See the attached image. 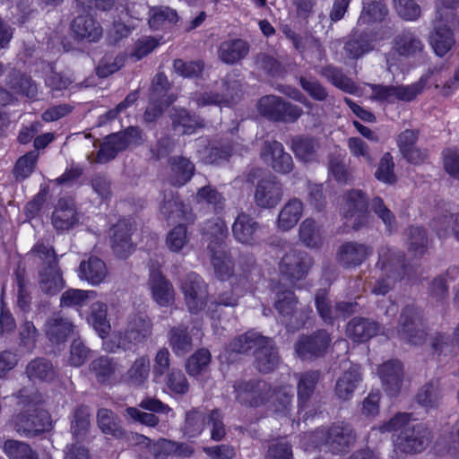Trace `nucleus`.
I'll return each mask as SVG.
<instances>
[{
	"mask_svg": "<svg viewBox=\"0 0 459 459\" xmlns=\"http://www.w3.org/2000/svg\"><path fill=\"white\" fill-rule=\"evenodd\" d=\"M234 399L240 405L258 408L273 397V388L263 379H238L233 384Z\"/></svg>",
	"mask_w": 459,
	"mask_h": 459,
	"instance_id": "6",
	"label": "nucleus"
},
{
	"mask_svg": "<svg viewBox=\"0 0 459 459\" xmlns=\"http://www.w3.org/2000/svg\"><path fill=\"white\" fill-rule=\"evenodd\" d=\"M160 212L169 220L176 218L187 221L192 220L188 206L177 199L165 200L160 206Z\"/></svg>",
	"mask_w": 459,
	"mask_h": 459,
	"instance_id": "61",
	"label": "nucleus"
},
{
	"mask_svg": "<svg viewBox=\"0 0 459 459\" xmlns=\"http://www.w3.org/2000/svg\"><path fill=\"white\" fill-rule=\"evenodd\" d=\"M193 449L184 443H178L168 439H160L154 446L152 454L155 459H168L169 455H192Z\"/></svg>",
	"mask_w": 459,
	"mask_h": 459,
	"instance_id": "46",
	"label": "nucleus"
},
{
	"mask_svg": "<svg viewBox=\"0 0 459 459\" xmlns=\"http://www.w3.org/2000/svg\"><path fill=\"white\" fill-rule=\"evenodd\" d=\"M14 396L22 411L12 418L9 424L21 437H34L50 428L49 414L39 408L44 397L36 387H22Z\"/></svg>",
	"mask_w": 459,
	"mask_h": 459,
	"instance_id": "1",
	"label": "nucleus"
},
{
	"mask_svg": "<svg viewBox=\"0 0 459 459\" xmlns=\"http://www.w3.org/2000/svg\"><path fill=\"white\" fill-rule=\"evenodd\" d=\"M170 168V182L172 185L181 186L186 184L194 175L195 165L187 158L173 156L169 159Z\"/></svg>",
	"mask_w": 459,
	"mask_h": 459,
	"instance_id": "38",
	"label": "nucleus"
},
{
	"mask_svg": "<svg viewBox=\"0 0 459 459\" xmlns=\"http://www.w3.org/2000/svg\"><path fill=\"white\" fill-rule=\"evenodd\" d=\"M320 377L321 373L318 370H307L296 375L299 411L308 406Z\"/></svg>",
	"mask_w": 459,
	"mask_h": 459,
	"instance_id": "25",
	"label": "nucleus"
},
{
	"mask_svg": "<svg viewBox=\"0 0 459 459\" xmlns=\"http://www.w3.org/2000/svg\"><path fill=\"white\" fill-rule=\"evenodd\" d=\"M360 379L358 366H351L338 377L334 388L335 395L342 401L350 400Z\"/></svg>",
	"mask_w": 459,
	"mask_h": 459,
	"instance_id": "37",
	"label": "nucleus"
},
{
	"mask_svg": "<svg viewBox=\"0 0 459 459\" xmlns=\"http://www.w3.org/2000/svg\"><path fill=\"white\" fill-rule=\"evenodd\" d=\"M169 117L172 129L181 134H190L199 126L195 117L191 116L185 108L173 107L169 110Z\"/></svg>",
	"mask_w": 459,
	"mask_h": 459,
	"instance_id": "44",
	"label": "nucleus"
},
{
	"mask_svg": "<svg viewBox=\"0 0 459 459\" xmlns=\"http://www.w3.org/2000/svg\"><path fill=\"white\" fill-rule=\"evenodd\" d=\"M256 108L262 117L273 122L294 123L303 113L301 108L276 95L260 98Z\"/></svg>",
	"mask_w": 459,
	"mask_h": 459,
	"instance_id": "7",
	"label": "nucleus"
},
{
	"mask_svg": "<svg viewBox=\"0 0 459 459\" xmlns=\"http://www.w3.org/2000/svg\"><path fill=\"white\" fill-rule=\"evenodd\" d=\"M203 234L207 237L209 241L207 248L211 249V246H227L225 238L228 236V228L225 221L220 218L209 220L204 222Z\"/></svg>",
	"mask_w": 459,
	"mask_h": 459,
	"instance_id": "48",
	"label": "nucleus"
},
{
	"mask_svg": "<svg viewBox=\"0 0 459 459\" xmlns=\"http://www.w3.org/2000/svg\"><path fill=\"white\" fill-rule=\"evenodd\" d=\"M443 398V390L440 381L433 378L423 385L416 394V402L425 409L437 408Z\"/></svg>",
	"mask_w": 459,
	"mask_h": 459,
	"instance_id": "40",
	"label": "nucleus"
},
{
	"mask_svg": "<svg viewBox=\"0 0 459 459\" xmlns=\"http://www.w3.org/2000/svg\"><path fill=\"white\" fill-rule=\"evenodd\" d=\"M210 362V351L206 349H200L188 358L186 364V372L190 376H197L206 369Z\"/></svg>",
	"mask_w": 459,
	"mask_h": 459,
	"instance_id": "62",
	"label": "nucleus"
},
{
	"mask_svg": "<svg viewBox=\"0 0 459 459\" xmlns=\"http://www.w3.org/2000/svg\"><path fill=\"white\" fill-rule=\"evenodd\" d=\"M97 424L103 434L115 438H122L125 429L120 425L117 415L111 410L101 408L97 412Z\"/></svg>",
	"mask_w": 459,
	"mask_h": 459,
	"instance_id": "42",
	"label": "nucleus"
},
{
	"mask_svg": "<svg viewBox=\"0 0 459 459\" xmlns=\"http://www.w3.org/2000/svg\"><path fill=\"white\" fill-rule=\"evenodd\" d=\"M3 449L9 459H39V454L23 441L7 439Z\"/></svg>",
	"mask_w": 459,
	"mask_h": 459,
	"instance_id": "55",
	"label": "nucleus"
},
{
	"mask_svg": "<svg viewBox=\"0 0 459 459\" xmlns=\"http://www.w3.org/2000/svg\"><path fill=\"white\" fill-rule=\"evenodd\" d=\"M74 39L87 42H97L103 35L100 23L90 13L77 15L71 22Z\"/></svg>",
	"mask_w": 459,
	"mask_h": 459,
	"instance_id": "20",
	"label": "nucleus"
},
{
	"mask_svg": "<svg viewBox=\"0 0 459 459\" xmlns=\"http://www.w3.org/2000/svg\"><path fill=\"white\" fill-rule=\"evenodd\" d=\"M374 45L369 35L364 31L352 30L347 36L343 51L345 56L351 60H357L373 50Z\"/></svg>",
	"mask_w": 459,
	"mask_h": 459,
	"instance_id": "28",
	"label": "nucleus"
},
{
	"mask_svg": "<svg viewBox=\"0 0 459 459\" xmlns=\"http://www.w3.org/2000/svg\"><path fill=\"white\" fill-rule=\"evenodd\" d=\"M78 221L75 204L72 198H60L52 215V223L57 230H66Z\"/></svg>",
	"mask_w": 459,
	"mask_h": 459,
	"instance_id": "29",
	"label": "nucleus"
},
{
	"mask_svg": "<svg viewBox=\"0 0 459 459\" xmlns=\"http://www.w3.org/2000/svg\"><path fill=\"white\" fill-rule=\"evenodd\" d=\"M378 375L387 394L397 395L403 381V369L401 362L392 359L383 363L378 368Z\"/></svg>",
	"mask_w": 459,
	"mask_h": 459,
	"instance_id": "22",
	"label": "nucleus"
},
{
	"mask_svg": "<svg viewBox=\"0 0 459 459\" xmlns=\"http://www.w3.org/2000/svg\"><path fill=\"white\" fill-rule=\"evenodd\" d=\"M368 201L361 190H351L345 195L343 217L346 224L354 230H359L369 222Z\"/></svg>",
	"mask_w": 459,
	"mask_h": 459,
	"instance_id": "11",
	"label": "nucleus"
},
{
	"mask_svg": "<svg viewBox=\"0 0 459 459\" xmlns=\"http://www.w3.org/2000/svg\"><path fill=\"white\" fill-rule=\"evenodd\" d=\"M382 433L394 431L393 436L394 451L401 455H415L424 451L429 445L432 436L424 423L411 421L410 413L399 412L388 421L379 426Z\"/></svg>",
	"mask_w": 459,
	"mask_h": 459,
	"instance_id": "2",
	"label": "nucleus"
},
{
	"mask_svg": "<svg viewBox=\"0 0 459 459\" xmlns=\"http://www.w3.org/2000/svg\"><path fill=\"white\" fill-rule=\"evenodd\" d=\"M370 210L381 220L388 233H392L397 228V221L394 213L385 205L384 200L379 196L372 198Z\"/></svg>",
	"mask_w": 459,
	"mask_h": 459,
	"instance_id": "58",
	"label": "nucleus"
},
{
	"mask_svg": "<svg viewBox=\"0 0 459 459\" xmlns=\"http://www.w3.org/2000/svg\"><path fill=\"white\" fill-rule=\"evenodd\" d=\"M195 200L198 204H206L212 207L216 213L224 209L225 198L217 191V189L210 185L204 186L198 189Z\"/></svg>",
	"mask_w": 459,
	"mask_h": 459,
	"instance_id": "59",
	"label": "nucleus"
},
{
	"mask_svg": "<svg viewBox=\"0 0 459 459\" xmlns=\"http://www.w3.org/2000/svg\"><path fill=\"white\" fill-rule=\"evenodd\" d=\"M153 324L151 318L143 314H134L128 317L127 325L124 333L114 335L117 340L116 346H109L107 343V349L109 351H115V348L126 350L128 344H138L147 341L152 335Z\"/></svg>",
	"mask_w": 459,
	"mask_h": 459,
	"instance_id": "8",
	"label": "nucleus"
},
{
	"mask_svg": "<svg viewBox=\"0 0 459 459\" xmlns=\"http://www.w3.org/2000/svg\"><path fill=\"white\" fill-rule=\"evenodd\" d=\"M322 438L325 450L339 455L347 453L353 446L357 435L350 423L337 421L322 432Z\"/></svg>",
	"mask_w": 459,
	"mask_h": 459,
	"instance_id": "10",
	"label": "nucleus"
},
{
	"mask_svg": "<svg viewBox=\"0 0 459 459\" xmlns=\"http://www.w3.org/2000/svg\"><path fill=\"white\" fill-rule=\"evenodd\" d=\"M39 285L47 295H56L63 288L65 281L58 264L40 266L39 270Z\"/></svg>",
	"mask_w": 459,
	"mask_h": 459,
	"instance_id": "32",
	"label": "nucleus"
},
{
	"mask_svg": "<svg viewBox=\"0 0 459 459\" xmlns=\"http://www.w3.org/2000/svg\"><path fill=\"white\" fill-rule=\"evenodd\" d=\"M397 335L401 340L414 345H420L425 342L427 333L419 307L414 305L403 307L398 320Z\"/></svg>",
	"mask_w": 459,
	"mask_h": 459,
	"instance_id": "9",
	"label": "nucleus"
},
{
	"mask_svg": "<svg viewBox=\"0 0 459 459\" xmlns=\"http://www.w3.org/2000/svg\"><path fill=\"white\" fill-rule=\"evenodd\" d=\"M260 223L250 214L241 212L236 217L231 232L235 240L246 246H255L257 243V232Z\"/></svg>",
	"mask_w": 459,
	"mask_h": 459,
	"instance_id": "19",
	"label": "nucleus"
},
{
	"mask_svg": "<svg viewBox=\"0 0 459 459\" xmlns=\"http://www.w3.org/2000/svg\"><path fill=\"white\" fill-rule=\"evenodd\" d=\"M380 329L378 323L363 318L354 317L346 326L347 336L356 342H364L375 336Z\"/></svg>",
	"mask_w": 459,
	"mask_h": 459,
	"instance_id": "31",
	"label": "nucleus"
},
{
	"mask_svg": "<svg viewBox=\"0 0 459 459\" xmlns=\"http://www.w3.org/2000/svg\"><path fill=\"white\" fill-rule=\"evenodd\" d=\"M204 66V62L202 60L185 62L182 59H176L173 63L175 72L185 78H200Z\"/></svg>",
	"mask_w": 459,
	"mask_h": 459,
	"instance_id": "63",
	"label": "nucleus"
},
{
	"mask_svg": "<svg viewBox=\"0 0 459 459\" xmlns=\"http://www.w3.org/2000/svg\"><path fill=\"white\" fill-rule=\"evenodd\" d=\"M318 74L327 79L336 88L345 92L353 93L357 89L351 78L346 76L340 68L332 65L321 67Z\"/></svg>",
	"mask_w": 459,
	"mask_h": 459,
	"instance_id": "49",
	"label": "nucleus"
},
{
	"mask_svg": "<svg viewBox=\"0 0 459 459\" xmlns=\"http://www.w3.org/2000/svg\"><path fill=\"white\" fill-rule=\"evenodd\" d=\"M454 43L452 31L446 25L435 26V30L430 36V44L437 56L446 55Z\"/></svg>",
	"mask_w": 459,
	"mask_h": 459,
	"instance_id": "53",
	"label": "nucleus"
},
{
	"mask_svg": "<svg viewBox=\"0 0 459 459\" xmlns=\"http://www.w3.org/2000/svg\"><path fill=\"white\" fill-rule=\"evenodd\" d=\"M330 343V334L321 329L310 334L299 336L294 344V351L302 360H315L325 354Z\"/></svg>",
	"mask_w": 459,
	"mask_h": 459,
	"instance_id": "12",
	"label": "nucleus"
},
{
	"mask_svg": "<svg viewBox=\"0 0 459 459\" xmlns=\"http://www.w3.org/2000/svg\"><path fill=\"white\" fill-rule=\"evenodd\" d=\"M221 95L226 106L236 104L242 100L244 96L243 80L237 70L227 74L221 80Z\"/></svg>",
	"mask_w": 459,
	"mask_h": 459,
	"instance_id": "35",
	"label": "nucleus"
},
{
	"mask_svg": "<svg viewBox=\"0 0 459 459\" xmlns=\"http://www.w3.org/2000/svg\"><path fill=\"white\" fill-rule=\"evenodd\" d=\"M388 14L386 4L381 0L363 1L362 10L357 21L358 26H368L382 22Z\"/></svg>",
	"mask_w": 459,
	"mask_h": 459,
	"instance_id": "39",
	"label": "nucleus"
},
{
	"mask_svg": "<svg viewBox=\"0 0 459 459\" xmlns=\"http://www.w3.org/2000/svg\"><path fill=\"white\" fill-rule=\"evenodd\" d=\"M378 256L377 266L381 270V275L376 280L372 293L385 295L393 288L394 282L403 276L404 258L401 251L388 247H381Z\"/></svg>",
	"mask_w": 459,
	"mask_h": 459,
	"instance_id": "4",
	"label": "nucleus"
},
{
	"mask_svg": "<svg viewBox=\"0 0 459 459\" xmlns=\"http://www.w3.org/2000/svg\"><path fill=\"white\" fill-rule=\"evenodd\" d=\"M6 85L14 93L22 94L33 98L37 94V86L31 82L30 77L13 70L7 76Z\"/></svg>",
	"mask_w": 459,
	"mask_h": 459,
	"instance_id": "50",
	"label": "nucleus"
},
{
	"mask_svg": "<svg viewBox=\"0 0 459 459\" xmlns=\"http://www.w3.org/2000/svg\"><path fill=\"white\" fill-rule=\"evenodd\" d=\"M73 330V323L59 313L50 316L44 325L46 337L55 344L65 342Z\"/></svg>",
	"mask_w": 459,
	"mask_h": 459,
	"instance_id": "26",
	"label": "nucleus"
},
{
	"mask_svg": "<svg viewBox=\"0 0 459 459\" xmlns=\"http://www.w3.org/2000/svg\"><path fill=\"white\" fill-rule=\"evenodd\" d=\"M255 366L261 373L273 371L279 364L280 357L272 339L266 337V342L258 346L254 351Z\"/></svg>",
	"mask_w": 459,
	"mask_h": 459,
	"instance_id": "30",
	"label": "nucleus"
},
{
	"mask_svg": "<svg viewBox=\"0 0 459 459\" xmlns=\"http://www.w3.org/2000/svg\"><path fill=\"white\" fill-rule=\"evenodd\" d=\"M134 231L133 223L129 219L119 220L109 230L111 247L119 258H126L134 251L131 239Z\"/></svg>",
	"mask_w": 459,
	"mask_h": 459,
	"instance_id": "18",
	"label": "nucleus"
},
{
	"mask_svg": "<svg viewBox=\"0 0 459 459\" xmlns=\"http://www.w3.org/2000/svg\"><path fill=\"white\" fill-rule=\"evenodd\" d=\"M374 253V247L358 241L342 243L337 250V260L345 268H353L362 264Z\"/></svg>",
	"mask_w": 459,
	"mask_h": 459,
	"instance_id": "17",
	"label": "nucleus"
},
{
	"mask_svg": "<svg viewBox=\"0 0 459 459\" xmlns=\"http://www.w3.org/2000/svg\"><path fill=\"white\" fill-rule=\"evenodd\" d=\"M303 213V204L297 198L289 200L281 209L277 226L282 231H288L294 228Z\"/></svg>",
	"mask_w": 459,
	"mask_h": 459,
	"instance_id": "41",
	"label": "nucleus"
},
{
	"mask_svg": "<svg viewBox=\"0 0 459 459\" xmlns=\"http://www.w3.org/2000/svg\"><path fill=\"white\" fill-rule=\"evenodd\" d=\"M290 148L298 159L307 162L316 159L319 143L313 137L296 135L291 140Z\"/></svg>",
	"mask_w": 459,
	"mask_h": 459,
	"instance_id": "45",
	"label": "nucleus"
},
{
	"mask_svg": "<svg viewBox=\"0 0 459 459\" xmlns=\"http://www.w3.org/2000/svg\"><path fill=\"white\" fill-rule=\"evenodd\" d=\"M151 370L147 355L138 357L123 376V381L130 386L141 388L145 385Z\"/></svg>",
	"mask_w": 459,
	"mask_h": 459,
	"instance_id": "34",
	"label": "nucleus"
},
{
	"mask_svg": "<svg viewBox=\"0 0 459 459\" xmlns=\"http://www.w3.org/2000/svg\"><path fill=\"white\" fill-rule=\"evenodd\" d=\"M148 285L154 301L161 307H169L174 302V288L158 268H151Z\"/></svg>",
	"mask_w": 459,
	"mask_h": 459,
	"instance_id": "21",
	"label": "nucleus"
},
{
	"mask_svg": "<svg viewBox=\"0 0 459 459\" xmlns=\"http://www.w3.org/2000/svg\"><path fill=\"white\" fill-rule=\"evenodd\" d=\"M216 276L224 281L233 274V262L227 246H211L208 249Z\"/></svg>",
	"mask_w": 459,
	"mask_h": 459,
	"instance_id": "33",
	"label": "nucleus"
},
{
	"mask_svg": "<svg viewBox=\"0 0 459 459\" xmlns=\"http://www.w3.org/2000/svg\"><path fill=\"white\" fill-rule=\"evenodd\" d=\"M315 307L321 319L327 325H333L337 318L335 306L333 307L325 290H317L315 293Z\"/></svg>",
	"mask_w": 459,
	"mask_h": 459,
	"instance_id": "57",
	"label": "nucleus"
},
{
	"mask_svg": "<svg viewBox=\"0 0 459 459\" xmlns=\"http://www.w3.org/2000/svg\"><path fill=\"white\" fill-rule=\"evenodd\" d=\"M246 180L255 185L254 203L258 208L272 209L282 200V184L275 176H263L262 169L252 168L247 171Z\"/></svg>",
	"mask_w": 459,
	"mask_h": 459,
	"instance_id": "3",
	"label": "nucleus"
},
{
	"mask_svg": "<svg viewBox=\"0 0 459 459\" xmlns=\"http://www.w3.org/2000/svg\"><path fill=\"white\" fill-rule=\"evenodd\" d=\"M126 56L124 53L114 55L105 54L96 67V74L100 78H106L119 71L125 65Z\"/></svg>",
	"mask_w": 459,
	"mask_h": 459,
	"instance_id": "56",
	"label": "nucleus"
},
{
	"mask_svg": "<svg viewBox=\"0 0 459 459\" xmlns=\"http://www.w3.org/2000/svg\"><path fill=\"white\" fill-rule=\"evenodd\" d=\"M106 264L97 256H90L82 260L79 265L78 276L92 286L102 283L108 276Z\"/></svg>",
	"mask_w": 459,
	"mask_h": 459,
	"instance_id": "27",
	"label": "nucleus"
},
{
	"mask_svg": "<svg viewBox=\"0 0 459 459\" xmlns=\"http://www.w3.org/2000/svg\"><path fill=\"white\" fill-rule=\"evenodd\" d=\"M309 266L310 259L304 252L290 249L279 262V272L281 276L294 282L305 278Z\"/></svg>",
	"mask_w": 459,
	"mask_h": 459,
	"instance_id": "16",
	"label": "nucleus"
},
{
	"mask_svg": "<svg viewBox=\"0 0 459 459\" xmlns=\"http://www.w3.org/2000/svg\"><path fill=\"white\" fill-rule=\"evenodd\" d=\"M91 411L86 405H79L73 411L71 433L77 441H83L91 427Z\"/></svg>",
	"mask_w": 459,
	"mask_h": 459,
	"instance_id": "43",
	"label": "nucleus"
},
{
	"mask_svg": "<svg viewBox=\"0 0 459 459\" xmlns=\"http://www.w3.org/2000/svg\"><path fill=\"white\" fill-rule=\"evenodd\" d=\"M120 364L117 359L107 355L94 359L89 365V370L100 385H111L116 379V375L120 371Z\"/></svg>",
	"mask_w": 459,
	"mask_h": 459,
	"instance_id": "23",
	"label": "nucleus"
},
{
	"mask_svg": "<svg viewBox=\"0 0 459 459\" xmlns=\"http://www.w3.org/2000/svg\"><path fill=\"white\" fill-rule=\"evenodd\" d=\"M266 342V337L256 332H247L233 339L230 343V349L233 352L246 353L251 350H256L259 345Z\"/></svg>",
	"mask_w": 459,
	"mask_h": 459,
	"instance_id": "54",
	"label": "nucleus"
},
{
	"mask_svg": "<svg viewBox=\"0 0 459 459\" xmlns=\"http://www.w3.org/2000/svg\"><path fill=\"white\" fill-rule=\"evenodd\" d=\"M26 374L31 380L51 381L56 372L52 363L44 358L32 359L26 367Z\"/></svg>",
	"mask_w": 459,
	"mask_h": 459,
	"instance_id": "51",
	"label": "nucleus"
},
{
	"mask_svg": "<svg viewBox=\"0 0 459 459\" xmlns=\"http://www.w3.org/2000/svg\"><path fill=\"white\" fill-rule=\"evenodd\" d=\"M181 290L186 305L192 314L202 311L208 301V287L204 281L195 273H189L182 279Z\"/></svg>",
	"mask_w": 459,
	"mask_h": 459,
	"instance_id": "13",
	"label": "nucleus"
},
{
	"mask_svg": "<svg viewBox=\"0 0 459 459\" xmlns=\"http://www.w3.org/2000/svg\"><path fill=\"white\" fill-rule=\"evenodd\" d=\"M165 385L168 389L177 394H185L189 390L188 381L180 369L173 368L165 377Z\"/></svg>",
	"mask_w": 459,
	"mask_h": 459,
	"instance_id": "64",
	"label": "nucleus"
},
{
	"mask_svg": "<svg viewBox=\"0 0 459 459\" xmlns=\"http://www.w3.org/2000/svg\"><path fill=\"white\" fill-rule=\"evenodd\" d=\"M260 157L266 165L279 174H288L294 168L290 154L285 152L281 143L275 140L264 143Z\"/></svg>",
	"mask_w": 459,
	"mask_h": 459,
	"instance_id": "15",
	"label": "nucleus"
},
{
	"mask_svg": "<svg viewBox=\"0 0 459 459\" xmlns=\"http://www.w3.org/2000/svg\"><path fill=\"white\" fill-rule=\"evenodd\" d=\"M248 42L241 39H229L220 43L217 49L218 58L226 65H235L243 60L249 53Z\"/></svg>",
	"mask_w": 459,
	"mask_h": 459,
	"instance_id": "24",
	"label": "nucleus"
},
{
	"mask_svg": "<svg viewBox=\"0 0 459 459\" xmlns=\"http://www.w3.org/2000/svg\"><path fill=\"white\" fill-rule=\"evenodd\" d=\"M143 130L137 126H129L124 131L108 134L104 138L97 152L95 162L107 163L131 145H141L144 142Z\"/></svg>",
	"mask_w": 459,
	"mask_h": 459,
	"instance_id": "5",
	"label": "nucleus"
},
{
	"mask_svg": "<svg viewBox=\"0 0 459 459\" xmlns=\"http://www.w3.org/2000/svg\"><path fill=\"white\" fill-rule=\"evenodd\" d=\"M298 297L290 290L276 293L274 307L281 317V322L291 331L299 329L305 323V316L297 307Z\"/></svg>",
	"mask_w": 459,
	"mask_h": 459,
	"instance_id": "14",
	"label": "nucleus"
},
{
	"mask_svg": "<svg viewBox=\"0 0 459 459\" xmlns=\"http://www.w3.org/2000/svg\"><path fill=\"white\" fill-rule=\"evenodd\" d=\"M88 321L101 338H105L110 331L108 319V306L103 302H94L90 308Z\"/></svg>",
	"mask_w": 459,
	"mask_h": 459,
	"instance_id": "47",
	"label": "nucleus"
},
{
	"mask_svg": "<svg viewBox=\"0 0 459 459\" xmlns=\"http://www.w3.org/2000/svg\"><path fill=\"white\" fill-rule=\"evenodd\" d=\"M169 343L174 353L182 356L192 349V338L185 326H174L169 332Z\"/></svg>",
	"mask_w": 459,
	"mask_h": 459,
	"instance_id": "52",
	"label": "nucleus"
},
{
	"mask_svg": "<svg viewBox=\"0 0 459 459\" xmlns=\"http://www.w3.org/2000/svg\"><path fill=\"white\" fill-rule=\"evenodd\" d=\"M394 48L400 56H417L422 53L424 45L414 32L403 30L394 38Z\"/></svg>",
	"mask_w": 459,
	"mask_h": 459,
	"instance_id": "36",
	"label": "nucleus"
},
{
	"mask_svg": "<svg viewBox=\"0 0 459 459\" xmlns=\"http://www.w3.org/2000/svg\"><path fill=\"white\" fill-rule=\"evenodd\" d=\"M408 250L413 256H421L427 250L428 238L424 229L411 226L408 230Z\"/></svg>",
	"mask_w": 459,
	"mask_h": 459,
	"instance_id": "60",
	"label": "nucleus"
}]
</instances>
